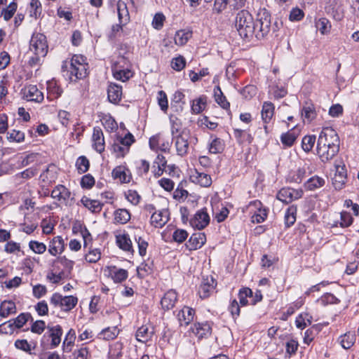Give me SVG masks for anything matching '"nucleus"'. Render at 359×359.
Returning a JSON list of instances; mask_svg holds the SVG:
<instances>
[{
  "mask_svg": "<svg viewBox=\"0 0 359 359\" xmlns=\"http://www.w3.org/2000/svg\"><path fill=\"white\" fill-rule=\"evenodd\" d=\"M235 26L241 37L248 41L254 36L262 39L271 31L276 32L279 29L277 21L271 25V14L266 9L259 11L256 21L248 11H239L236 17Z\"/></svg>",
  "mask_w": 359,
  "mask_h": 359,
  "instance_id": "1",
  "label": "nucleus"
},
{
  "mask_svg": "<svg viewBox=\"0 0 359 359\" xmlns=\"http://www.w3.org/2000/svg\"><path fill=\"white\" fill-rule=\"evenodd\" d=\"M83 61L82 57L75 55L69 62L62 65V72H66L65 76H68L71 81H76L86 76V65L83 63Z\"/></svg>",
  "mask_w": 359,
  "mask_h": 359,
  "instance_id": "2",
  "label": "nucleus"
},
{
  "mask_svg": "<svg viewBox=\"0 0 359 359\" xmlns=\"http://www.w3.org/2000/svg\"><path fill=\"white\" fill-rule=\"evenodd\" d=\"M339 137L337 132L330 127L324 128L320 132L317 146L337 147L339 149Z\"/></svg>",
  "mask_w": 359,
  "mask_h": 359,
  "instance_id": "3",
  "label": "nucleus"
},
{
  "mask_svg": "<svg viewBox=\"0 0 359 359\" xmlns=\"http://www.w3.org/2000/svg\"><path fill=\"white\" fill-rule=\"evenodd\" d=\"M29 50L34 55L46 56L48 53V44L46 36L41 33L34 34L29 42Z\"/></svg>",
  "mask_w": 359,
  "mask_h": 359,
  "instance_id": "4",
  "label": "nucleus"
},
{
  "mask_svg": "<svg viewBox=\"0 0 359 359\" xmlns=\"http://www.w3.org/2000/svg\"><path fill=\"white\" fill-rule=\"evenodd\" d=\"M302 196V191L301 190L283 188L278 192L276 198L283 203L288 204L294 200L300 198Z\"/></svg>",
  "mask_w": 359,
  "mask_h": 359,
  "instance_id": "5",
  "label": "nucleus"
},
{
  "mask_svg": "<svg viewBox=\"0 0 359 359\" xmlns=\"http://www.w3.org/2000/svg\"><path fill=\"white\" fill-rule=\"evenodd\" d=\"M210 222V217L208 212L201 209L196 212L194 217L189 221L190 225L198 230L204 229Z\"/></svg>",
  "mask_w": 359,
  "mask_h": 359,
  "instance_id": "6",
  "label": "nucleus"
},
{
  "mask_svg": "<svg viewBox=\"0 0 359 359\" xmlns=\"http://www.w3.org/2000/svg\"><path fill=\"white\" fill-rule=\"evenodd\" d=\"M22 92L23 97L29 102L41 103L44 99L43 93L41 92L35 85L25 86L22 89Z\"/></svg>",
  "mask_w": 359,
  "mask_h": 359,
  "instance_id": "7",
  "label": "nucleus"
},
{
  "mask_svg": "<svg viewBox=\"0 0 359 359\" xmlns=\"http://www.w3.org/2000/svg\"><path fill=\"white\" fill-rule=\"evenodd\" d=\"M149 147L153 151H168L170 147V143L168 140H165L161 134L153 135L149 138Z\"/></svg>",
  "mask_w": 359,
  "mask_h": 359,
  "instance_id": "8",
  "label": "nucleus"
},
{
  "mask_svg": "<svg viewBox=\"0 0 359 359\" xmlns=\"http://www.w3.org/2000/svg\"><path fill=\"white\" fill-rule=\"evenodd\" d=\"M172 139L175 140V146L177 155L180 156H185L188 153L189 145L187 135L182 133L174 136Z\"/></svg>",
  "mask_w": 359,
  "mask_h": 359,
  "instance_id": "9",
  "label": "nucleus"
},
{
  "mask_svg": "<svg viewBox=\"0 0 359 359\" xmlns=\"http://www.w3.org/2000/svg\"><path fill=\"white\" fill-rule=\"evenodd\" d=\"M93 147L98 153L101 154L104 151V137L102 129L98 127L93 128L92 135Z\"/></svg>",
  "mask_w": 359,
  "mask_h": 359,
  "instance_id": "10",
  "label": "nucleus"
},
{
  "mask_svg": "<svg viewBox=\"0 0 359 359\" xmlns=\"http://www.w3.org/2000/svg\"><path fill=\"white\" fill-rule=\"evenodd\" d=\"M191 330L199 339L207 338L212 333V323L208 321L196 323Z\"/></svg>",
  "mask_w": 359,
  "mask_h": 359,
  "instance_id": "11",
  "label": "nucleus"
},
{
  "mask_svg": "<svg viewBox=\"0 0 359 359\" xmlns=\"http://www.w3.org/2000/svg\"><path fill=\"white\" fill-rule=\"evenodd\" d=\"M71 192L69 190L62 184L57 185L51 191L50 196L57 199L58 201L67 204L68 200L71 197Z\"/></svg>",
  "mask_w": 359,
  "mask_h": 359,
  "instance_id": "12",
  "label": "nucleus"
},
{
  "mask_svg": "<svg viewBox=\"0 0 359 359\" xmlns=\"http://www.w3.org/2000/svg\"><path fill=\"white\" fill-rule=\"evenodd\" d=\"M317 154L323 163H327L332 159L339 152L337 147L317 146Z\"/></svg>",
  "mask_w": 359,
  "mask_h": 359,
  "instance_id": "13",
  "label": "nucleus"
},
{
  "mask_svg": "<svg viewBox=\"0 0 359 359\" xmlns=\"http://www.w3.org/2000/svg\"><path fill=\"white\" fill-rule=\"evenodd\" d=\"M195 310L189 306H184L178 311L177 315L180 325L181 326L189 325L194 319Z\"/></svg>",
  "mask_w": 359,
  "mask_h": 359,
  "instance_id": "14",
  "label": "nucleus"
},
{
  "mask_svg": "<svg viewBox=\"0 0 359 359\" xmlns=\"http://www.w3.org/2000/svg\"><path fill=\"white\" fill-rule=\"evenodd\" d=\"M206 241V236L204 233H194L186 243L187 248L189 250H195L201 248Z\"/></svg>",
  "mask_w": 359,
  "mask_h": 359,
  "instance_id": "15",
  "label": "nucleus"
},
{
  "mask_svg": "<svg viewBox=\"0 0 359 359\" xmlns=\"http://www.w3.org/2000/svg\"><path fill=\"white\" fill-rule=\"evenodd\" d=\"M177 301V294L174 290L166 292L161 298V304L163 309L169 311L172 309Z\"/></svg>",
  "mask_w": 359,
  "mask_h": 359,
  "instance_id": "16",
  "label": "nucleus"
},
{
  "mask_svg": "<svg viewBox=\"0 0 359 359\" xmlns=\"http://www.w3.org/2000/svg\"><path fill=\"white\" fill-rule=\"evenodd\" d=\"M108 100L111 103L118 104L122 97V87L116 83H111L107 88Z\"/></svg>",
  "mask_w": 359,
  "mask_h": 359,
  "instance_id": "17",
  "label": "nucleus"
},
{
  "mask_svg": "<svg viewBox=\"0 0 359 359\" xmlns=\"http://www.w3.org/2000/svg\"><path fill=\"white\" fill-rule=\"evenodd\" d=\"M154 333V328L151 325H144L138 328L136 332V339L143 343L150 340Z\"/></svg>",
  "mask_w": 359,
  "mask_h": 359,
  "instance_id": "18",
  "label": "nucleus"
},
{
  "mask_svg": "<svg viewBox=\"0 0 359 359\" xmlns=\"http://www.w3.org/2000/svg\"><path fill=\"white\" fill-rule=\"evenodd\" d=\"M215 280L212 277L204 279L198 288V294L201 298L209 297L210 292L215 290Z\"/></svg>",
  "mask_w": 359,
  "mask_h": 359,
  "instance_id": "19",
  "label": "nucleus"
},
{
  "mask_svg": "<svg viewBox=\"0 0 359 359\" xmlns=\"http://www.w3.org/2000/svg\"><path fill=\"white\" fill-rule=\"evenodd\" d=\"M168 210H163L152 214L151 224L156 228H161L168 222Z\"/></svg>",
  "mask_w": 359,
  "mask_h": 359,
  "instance_id": "20",
  "label": "nucleus"
},
{
  "mask_svg": "<svg viewBox=\"0 0 359 359\" xmlns=\"http://www.w3.org/2000/svg\"><path fill=\"white\" fill-rule=\"evenodd\" d=\"M208 97L205 95H201L198 97L193 100L191 104V111L194 114H199L205 110L207 107Z\"/></svg>",
  "mask_w": 359,
  "mask_h": 359,
  "instance_id": "21",
  "label": "nucleus"
},
{
  "mask_svg": "<svg viewBox=\"0 0 359 359\" xmlns=\"http://www.w3.org/2000/svg\"><path fill=\"white\" fill-rule=\"evenodd\" d=\"M65 250V243L60 236L54 237L49 244L48 252L53 256L61 254Z\"/></svg>",
  "mask_w": 359,
  "mask_h": 359,
  "instance_id": "22",
  "label": "nucleus"
},
{
  "mask_svg": "<svg viewBox=\"0 0 359 359\" xmlns=\"http://www.w3.org/2000/svg\"><path fill=\"white\" fill-rule=\"evenodd\" d=\"M48 337L51 338L50 348L57 347L61 341V336L62 335V330L60 325H57L54 327H48Z\"/></svg>",
  "mask_w": 359,
  "mask_h": 359,
  "instance_id": "23",
  "label": "nucleus"
},
{
  "mask_svg": "<svg viewBox=\"0 0 359 359\" xmlns=\"http://www.w3.org/2000/svg\"><path fill=\"white\" fill-rule=\"evenodd\" d=\"M117 245L120 249L128 252H133V243L127 233L119 234L116 236Z\"/></svg>",
  "mask_w": 359,
  "mask_h": 359,
  "instance_id": "24",
  "label": "nucleus"
},
{
  "mask_svg": "<svg viewBox=\"0 0 359 359\" xmlns=\"http://www.w3.org/2000/svg\"><path fill=\"white\" fill-rule=\"evenodd\" d=\"M111 71L114 77L116 80H119L123 82L128 81L133 76V73L130 69H123L120 66H111Z\"/></svg>",
  "mask_w": 359,
  "mask_h": 359,
  "instance_id": "25",
  "label": "nucleus"
},
{
  "mask_svg": "<svg viewBox=\"0 0 359 359\" xmlns=\"http://www.w3.org/2000/svg\"><path fill=\"white\" fill-rule=\"evenodd\" d=\"M250 205L257 208V211L252 216V222L257 224L263 222L267 217V212L266 209L261 208L262 203L259 201H255Z\"/></svg>",
  "mask_w": 359,
  "mask_h": 359,
  "instance_id": "26",
  "label": "nucleus"
},
{
  "mask_svg": "<svg viewBox=\"0 0 359 359\" xmlns=\"http://www.w3.org/2000/svg\"><path fill=\"white\" fill-rule=\"evenodd\" d=\"M274 104L271 102H264L262 109V118L265 124L269 123L274 114Z\"/></svg>",
  "mask_w": 359,
  "mask_h": 359,
  "instance_id": "27",
  "label": "nucleus"
},
{
  "mask_svg": "<svg viewBox=\"0 0 359 359\" xmlns=\"http://www.w3.org/2000/svg\"><path fill=\"white\" fill-rule=\"evenodd\" d=\"M16 311V306L13 301L4 300L0 304V316L2 318H7Z\"/></svg>",
  "mask_w": 359,
  "mask_h": 359,
  "instance_id": "28",
  "label": "nucleus"
},
{
  "mask_svg": "<svg viewBox=\"0 0 359 359\" xmlns=\"http://www.w3.org/2000/svg\"><path fill=\"white\" fill-rule=\"evenodd\" d=\"M191 177L193 182L200 184L201 187H208L212 184V179L210 176L204 172H200L198 170H195V173L193 174Z\"/></svg>",
  "mask_w": 359,
  "mask_h": 359,
  "instance_id": "29",
  "label": "nucleus"
},
{
  "mask_svg": "<svg viewBox=\"0 0 359 359\" xmlns=\"http://www.w3.org/2000/svg\"><path fill=\"white\" fill-rule=\"evenodd\" d=\"M317 116L315 106L313 103L305 102L302 109V116L306 120L308 123H311L316 118Z\"/></svg>",
  "mask_w": 359,
  "mask_h": 359,
  "instance_id": "30",
  "label": "nucleus"
},
{
  "mask_svg": "<svg viewBox=\"0 0 359 359\" xmlns=\"http://www.w3.org/2000/svg\"><path fill=\"white\" fill-rule=\"evenodd\" d=\"M214 97L215 102L224 109L228 110L230 108V103L224 95L220 87L217 86L214 88Z\"/></svg>",
  "mask_w": 359,
  "mask_h": 359,
  "instance_id": "31",
  "label": "nucleus"
},
{
  "mask_svg": "<svg viewBox=\"0 0 359 359\" xmlns=\"http://www.w3.org/2000/svg\"><path fill=\"white\" fill-rule=\"evenodd\" d=\"M325 183V181L323 177L315 175L306 181L304 184V187L307 190L313 191L323 187Z\"/></svg>",
  "mask_w": 359,
  "mask_h": 359,
  "instance_id": "32",
  "label": "nucleus"
},
{
  "mask_svg": "<svg viewBox=\"0 0 359 359\" xmlns=\"http://www.w3.org/2000/svg\"><path fill=\"white\" fill-rule=\"evenodd\" d=\"M81 201L82 204L92 212H99L102 208V204L97 200H92L88 197L83 196Z\"/></svg>",
  "mask_w": 359,
  "mask_h": 359,
  "instance_id": "33",
  "label": "nucleus"
},
{
  "mask_svg": "<svg viewBox=\"0 0 359 359\" xmlns=\"http://www.w3.org/2000/svg\"><path fill=\"white\" fill-rule=\"evenodd\" d=\"M297 211V206L294 205L289 206L286 210L284 217L286 227H290L296 222Z\"/></svg>",
  "mask_w": 359,
  "mask_h": 359,
  "instance_id": "34",
  "label": "nucleus"
},
{
  "mask_svg": "<svg viewBox=\"0 0 359 359\" xmlns=\"http://www.w3.org/2000/svg\"><path fill=\"white\" fill-rule=\"evenodd\" d=\"M339 341L344 349H349L353 346L355 341V335L354 333L350 332H346L339 337Z\"/></svg>",
  "mask_w": 359,
  "mask_h": 359,
  "instance_id": "35",
  "label": "nucleus"
},
{
  "mask_svg": "<svg viewBox=\"0 0 359 359\" xmlns=\"http://www.w3.org/2000/svg\"><path fill=\"white\" fill-rule=\"evenodd\" d=\"M114 222L124 224L130 219V213L126 209H118L114 212Z\"/></svg>",
  "mask_w": 359,
  "mask_h": 359,
  "instance_id": "36",
  "label": "nucleus"
},
{
  "mask_svg": "<svg viewBox=\"0 0 359 359\" xmlns=\"http://www.w3.org/2000/svg\"><path fill=\"white\" fill-rule=\"evenodd\" d=\"M112 176L114 179L119 180L121 183H128L130 181V177L126 172V169L122 166H117L112 170Z\"/></svg>",
  "mask_w": 359,
  "mask_h": 359,
  "instance_id": "37",
  "label": "nucleus"
},
{
  "mask_svg": "<svg viewBox=\"0 0 359 359\" xmlns=\"http://www.w3.org/2000/svg\"><path fill=\"white\" fill-rule=\"evenodd\" d=\"M111 276L115 283H122L128 278V273L126 269L114 267L111 270Z\"/></svg>",
  "mask_w": 359,
  "mask_h": 359,
  "instance_id": "38",
  "label": "nucleus"
},
{
  "mask_svg": "<svg viewBox=\"0 0 359 359\" xmlns=\"http://www.w3.org/2000/svg\"><path fill=\"white\" fill-rule=\"evenodd\" d=\"M315 23L316 28L321 34L325 35L330 32L332 25L330 20L326 18H320Z\"/></svg>",
  "mask_w": 359,
  "mask_h": 359,
  "instance_id": "39",
  "label": "nucleus"
},
{
  "mask_svg": "<svg viewBox=\"0 0 359 359\" xmlns=\"http://www.w3.org/2000/svg\"><path fill=\"white\" fill-rule=\"evenodd\" d=\"M191 36L192 32L190 31L179 30L175 35V43L177 46H183L187 43Z\"/></svg>",
  "mask_w": 359,
  "mask_h": 359,
  "instance_id": "40",
  "label": "nucleus"
},
{
  "mask_svg": "<svg viewBox=\"0 0 359 359\" xmlns=\"http://www.w3.org/2000/svg\"><path fill=\"white\" fill-rule=\"evenodd\" d=\"M111 150L116 158H123L129 152L128 147L123 145L117 140L111 145Z\"/></svg>",
  "mask_w": 359,
  "mask_h": 359,
  "instance_id": "41",
  "label": "nucleus"
},
{
  "mask_svg": "<svg viewBox=\"0 0 359 359\" xmlns=\"http://www.w3.org/2000/svg\"><path fill=\"white\" fill-rule=\"evenodd\" d=\"M7 140L10 142L20 143L25 140V133L19 130L13 129L7 133Z\"/></svg>",
  "mask_w": 359,
  "mask_h": 359,
  "instance_id": "42",
  "label": "nucleus"
},
{
  "mask_svg": "<svg viewBox=\"0 0 359 359\" xmlns=\"http://www.w3.org/2000/svg\"><path fill=\"white\" fill-rule=\"evenodd\" d=\"M78 302V298L74 296H65L62 299L61 309L64 311H69L73 309Z\"/></svg>",
  "mask_w": 359,
  "mask_h": 359,
  "instance_id": "43",
  "label": "nucleus"
},
{
  "mask_svg": "<svg viewBox=\"0 0 359 359\" xmlns=\"http://www.w3.org/2000/svg\"><path fill=\"white\" fill-rule=\"evenodd\" d=\"M297 135L292 130L283 133L280 136V141L282 144L287 147H290L294 143Z\"/></svg>",
  "mask_w": 359,
  "mask_h": 359,
  "instance_id": "44",
  "label": "nucleus"
},
{
  "mask_svg": "<svg viewBox=\"0 0 359 359\" xmlns=\"http://www.w3.org/2000/svg\"><path fill=\"white\" fill-rule=\"evenodd\" d=\"M224 149V141L219 137H214L210 144L209 151L212 154H219Z\"/></svg>",
  "mask_w": 359,
  "mask_h": 359,
  "instance_id": "45",
  "label": "nucleus"
},
{
  "mask_svg": "<svg viewBox=\"0 0 359 359\" xmlns=\"http://www.w3.org/2000/svg\"><path fill=\"white\" fill-rule=\"evenodd\" d=\"M306 170L304 168H298L295 171L290 172L287 180L290 182L300 183L305 177Z\"/></svg>",
  "mask_w": 359,
  "mask_h": 359,
  "instance_id": "46",
  "label": "nucleus"
},
{
  "mask_svg": "<svg viewBox=\"0 0 359 359\" xmlns=\"http://www.w3.org/2000/svg\"><path fill=\"white\" fill-rule=\"evenodd\" d=\"M30 318H32V315L29 313H22L15 318L13 319L12 323L15 328L20 329L22 327Z\"/></svg>",
  "mask_w": 359,
  "mask_h": 359,
  "instance_id": "47",
  "label": "nucleus"
},
{
  "mask_svg": "<svg viewBox=\"0 0 359 359\" xmlns=\"http://www.w3.org/2000/svg\"><path fill=\"white\" fill-rule=\"evenodd\" d=\"M320 330V326L319 325H314L311 328L306 330L304 332V343L309 344L310 342H311L315 336L318 334Z\"/></svg>",
  "mask_w": 359,
  "mask_h": 359,
  "instance_id": "48",
  "label": "nucleus"
},
{
  "mask_svg": "<svg viewBox=\"0 0 359 359\" xmlns=\"http://www.w3.org/2000/svg\"><path fill=\"white\" fill-rule=\"evenodd\" d=\"M117 11L120 24H126L129 20V15L126 4L118 2L117 4Z\"/></svg>",
  "mask_w": 359,
  "mask_h": 359,
  "instance_id": "49",
  "label": "nucleus"
},
{
  "mask_svg": "<svg viewBox=\"0 0 359 359\" xmlns=\"http://www.w3.org/2000/svg\"><path fill=\"white\" fill-rule=\"evenodd\" d=\"M316 137L315 135L304 136L302 140V149L306 153L311 151L316 142Z\"/></svg>",
  "mask_w": 359,
  "mask_h": 359,
  "instance_id": "50",
  "label": "nucleus"
},
{
  "mask_svg": "<svg viewBox=\"0 0 359 359\" xmlns=\"http://www.w3.org/2000/svg\"><path fill=\"white\" fill-rule=\"evenodd\" d=\"M75 339V332L74 330H70L65 336V340L62 344L64 351H71L72 346L74 344Z\"/></svg>",
  "mask_w": 359,
  "mask_h": 359,
  "instance_id": "51",
  "label": "nucleus"
},
{
  "mask_svg": "<svg viewBox=\"0 0 359 359\" xmlns=\"http://www.w3.org/2000/svg\"><path fill=\"white\" fill-rule=\"evenodd\" d=\"M252 295V290L249 287H243L238 292L239 304L241 306L250 304L248 297Z\"/></svg>",
  "mask_w": 359,
  "mask_h": 359,
  "instance_id": "52",
  "label": "nucleus"
},
{
  "mask_svg": "<svg viewBox=\"0 0 359 359\" xmlns=\"http://www.w3.org/2000/svg\"><path fill=\"white\" fill-rule=\"evenodd\" d=\"M76 166L78 170V172L80 174H82L88 170L90 162L86 156H81L76 160Z\"/></svg>",
  "mask_w": 359,
  "mask_h": 359,
  "instance_id": "53",
  "label": "nucleus"
},
{
  "mask_svg": "<svg viewBox=\"0 0 359 359\" xmlns=\"http://www.w3.org/2000/svg\"><path fill=\"white\" fill-rule=\"evenodd\" d=\"M47 90L48 93L53 95L54 98L59 97L63 92L62 89L53 81L47 83Z\"/></svg>",
  "mask_w": 359,
  "mask_h": 359,
  "instance_id": "54",
  "label": "nucleus"
},
{
  "mask_svg": "<svg viewBox=\"0 0 359 359\" xmlns=\"http://www.w3.org/2000/svg\"><path fill=\"white\" fill-rule=\"evenodd\" d=\"M118 334L116 327H107L104 329L100 334V338L105 340H111L114 339Z\"/></svg>",
  "mask_w": 359,
  "mask_h": 359,
  "instance_id": "55",
  "label": "nucleus"
},
{
  "mask_svg": "<svg viewBox=\"0 0 359 359\" xmlns=\"http://www.w3.org/2000/svg\"><path fill=\"white\" fill-rule=\"evenodd\" d=\"M18 5L15 1L10 3L6 8H4L1 12L4 19L6 21L9 20L14 15L17 10Z\"/></svg>",
  "mask_w": 359,
  "mask_h": 359,
  "instance_id": "56",
  "label": "nucleus"
},
{
  "mask_svg": "<svg viewBox=\"0 0 359 359\" xmlns=\"http://www.w3.org/2000/svg\"><path fill=\"white\" fill-rule=\"evenodd\" d=\"M165 17L162 13H157L154 15L152 20V27L156 30H161L164 25Z\"/></svg>",
  "mask_w": 359,
  "mask_h": 359,
  "instance_id": "57",
  "label": "nucleus"
},
{
  "mask_svg": "<svg viewBox=\"0 0 359 359\" xmlns=\"http://www.w3.org/2000/svg\"><path fill=\"white\" fill-rule=\"evenodd\" d=\"M157 100L161 109L166 112L168 109V101L166 93L163 90L158 91Z\"/></svg>",
  "mask_w": 359,
  "mask_h": 359,
  "instance_id": "58",
  "label": "nucleus"
},
{
  "mask_svg": "<svg viewBox=\"0 0 359 359\" xmlns=\"http://www.w3.org/2000/svg\"><path fill=\"white\" fill-rule=\"evenodd\" d=\"M102 124L108 132H113L118 128L117 123L111 116H108L103 118Z\"/></svg>",
  "mask_w": 359,
  "mask_h": 359,
  "instance_id": "59",
  "label": "nucleus"
},
{
  "mask_svg": "<svg viewBox=\"0 0 359 359\" xmlns=\"http://www.w3.org/2000/svg\"><path fill=\"white\" fill-rule=\"evenodd\" d=\"M29 248L36 254H43L46 250V245L36 241H31L29 243Z\"/></svg>",
  "mask_w": 359,
  "mask_h": 359,
  "instance_id": "60",
  "label": "nucleus"
},
{
  "mask_svg": "<svg viewBox=\"0 0 359 359\" xmlns=\"http://www.w3.org/2000/svg\"><path fill=\"white\" fill-rule=\"evenodd\" d=\"M185 65L186 60L182 55L173 58L171 61L172 68L177 72L182 70L185 67Z\"/></svg>",
  "mask_w": 359,
  "mask_h": 359,
  "instance_id": "61",
  "label": "nucleus"
},
{
  "mask_svg": "<svg viewBox=\"0 0 359 359\" xmlns=\"http://www.w3.org/2000/svg\"><path fill=\"white\" fill-rule=\"evenodd\" d=\"M137 276L142 278L152 273L151 265L147 263H142L137 269Z\"/></svg>",
  "mask_w": 359,
  "mask_h": 359,
  "instance_id": "62",
  "label": "nucleus"
},
{
  "mask_svg": "<svg viewBox=\"0 0 359 359\" xmlns=\"http://www.w3.org/2000/svg\"><path fill=\"white\" fill-rule=\"evenodd\" d=\"M101 252L99 249H93L89 250L88 253L86 255V260L90 263H95L100 259Z\"/></svg>",
  "mask_w": 359,
  "mask_h": 359,
  "instance_id": "63",
  "label": "nucleus"
},
{
  "mask_svg": "<svg viewBox=\"0 0 359 359\" xmlns=\"http://www.w3.org/2000/svg\"><path fill=\"white\" fill-rule=\"evenodd\" d=\"M122 344L116 343L109 349V356L111 359H119L122 356Z\"/></svg>",
  "mask_w": 359,
  "mask_h": 359,
  "instance_id": "64",
  "label": "nucleus"
}]
</instances>
